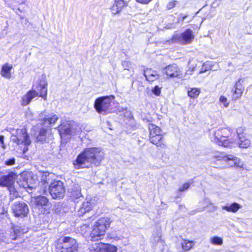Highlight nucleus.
Masks as SVG:
<instances>
[{"mask_svg":"<svg viewBox=\"0 0 252 252\" xmlns=\"http://www.w3.org/2000/svg\"><path fill=\"white\" fill-rule=\"evenodd\" d=\"M111 223L109 218L100 217L94 221L91 227L89 222L82 224L80 227L81 232L83 235L88 236L91 241H100L103 239Z\"/></svg>","mask_w":252,"mask_h":252,"instance_id":"nucleus-1","label":"nucleus"},{"mask_svg":"<svg viewBox=\"0 0 252 252\" xmlns=\"http://www.w3.org/2000/svg\"><path fill=\"white\" fill-rule=\"evenodd\" d=\"M104 158V153L99 148H86L77 156L73 161V165L76 169L88 168L89 166L85 165L86 162L98 166Z\"/></svg>","mask_w":252,"mask_h":252,"instance_id":"nucleus-2","label":"nucleus"},{"mask_svg":"<svg viewBox=\"0 0 252 252\" xmlns=\"http://www.w3.org/2000/svg\"><path fill=\"white\" fill-rule=\"evenodd\" d=\"M217 145L225 148L232 147L234 142V133L229 127H221L216 130L211 137Z\"/></svg>","mask_w":252,"mask_h":252,"instance_id":"nucleus-3","label":"nucleus"},{"mask_svg":"<svg viewBox=\"0 0 252 252\" xmlns=\"http://www.w3.org/2000/svg\"><path fill=\"white\" fill-rule=\"evenodd\" d=\"M143 120L149 123L148 128L149 131L150 142L160 148L166 147L164 135L161 128L152 123L153 119L151 117L146 116L143 119Z\"/></svg>","mask_w":252,"mask_h":252,"instance_id":"nucleus-4","label":"nucleus"},{"mask_svg":"<svg viewBox=\"0 0 252 252\" xmlns=\"http://www.w3.org/2000/svg\"><path fill=\"white\" fill-rule=\"evenodd\" d=\"M47 85V83L44 80H40L38 81L35 87L37 92L33 89L28 91L22 97L21 104L23 106L28 105L32 100L37 96L42 98L44 100H46Z\"/></svg>","mask_w":252,"mask_h":252,"instance_id":"nucleus-5","label":"nucleus"},{"mask_svg":"<svg viewBox=\"0 0 252 252\" xmlns=\"http://www.w3.org/2000/svg\"><path fill=\"white\" fill-rule=\"evenodd\" d=\"M56 252H78L79 244L77 240L70 236H63L55 242Z\"/></svg>","mask_w":252,"mask_h":252,"instance_id":"nucleus-6","label":"nucleus"},{"mask_svg":"<svg viewBox=\"0 0 252 252\" xmlns=\"http://www.w3.org/2000/svg\"><path fill=\"white\" fill-rule=\"evenodd\" d=\"M115 98L114 95L98 97L94 101V108L99 114L107 112Z\"/></svg>","mask_w":252,"mask_h":252,"instance_id":"nucleus-7","label":"nucleus"},{"mask_svg":"<svg viewBox=\"0 0 252 252\" xmlns=\"http://www.w3.org/2000/svg\"><path fill=\"white\" fill-rule=\"evenodd\" d=\"M49 191L53 199H60L64 196L65 190L62 182L54 181L50 185Z\"/></svg>","mask_w":252,"mask_h":252,"instance_id":"nucleus-8","label":"nucleus"},{"mask_svg":"<svg viewBox=\"0 0 252 252\" xmlns=\"http://www.w3.org/2000/svg\"><path fill=\"white\" fill-rule=\"evenodd\" d=\"M194 38L193 32L189 29L185 30L180 35L173 36L171 40L175 43H179L182 45L190 44Z\"/></svg>","mask_w":252,"mask_h":252,"instance_id":"nucleus-9","label":"nucleus"},{"mask_svg":"<svg viewBox=\"0 0 252 252\" xmlns=\"http://www.w3.org/2000/svg\"><path fill=\"white\" fill-rule=\"evenodd\" d=\"M161 72L163 75L169 79L179 78L182 75L179 66L175 63L169 64L163 67Z\"/></svg>","mask_w":252,"mask_h":252,"instance_id":"nucleus-10","label":"nucleus"},{"mask_svg":"<svg viewBox=\"0 0 252 252\" xmlns=\"http://www.w3.org/2000/svg\"><path fill=\"white\" fill-rule=\"evenodd\" d=\"M32 204L38 209H43V213L48 214L50 213V209L46 208L50 203L47 197L43 195H38L33 198L32 200Z\"/></svg>","mask_w":252,"mask_h":252,"instance_id":"nucleus-11","label":"nucleus"},{"mask_svg":"<svg viewBox=\"0 0 252 252\" xmlns=\"http://www.w3.org/2000/svg\"><path fill=\"white\" fill-rule=\"evenodd\" d=\"M12 212L16 217L24 218L28 216L29 209L28 205L24 202L18 201L12 206Z\"/></svg>","mask_w":252,"mask_h":252,"instance_id":"nucleus-12","label":"nucleus"},{"mask_svg":"<svg viewBox=\"0 0 252 252\" xmlns=\"http://www.w3.org/2000/svg\"><path fill=\"white\" fill-rule=\"evenodd\" d=\"M54 139L53 134L51 131V129L42 127L38 132V134L36 136V141L40 142L42 144L48 143L49 141Z\"/></svg>","mask_w":252,"mask_h":252,"instance_id":"nucleus-13","label":"nucleus"},{"mask_svg":"<svg viewBox=\"0 0 252 252\" xmlns=\"http://www.w3.org/2000/svg\"><path fill=\"white\" fill-rule=\"evenodd\" d=\"M16 177L15 173L13 172L9 173L6 175H3L0 178V187H7L10 189L13 187Z\"/></svg>","mask_w":252,"mask_h":252,"instance_id":"nucleus-14","label":"nucleus"},{"mask_svg":"<svg viewBox=\"0 0 252 252\" xmlns=\"http://www.w3.org/2000/svg\"><path fill=\"white\" fill-rule=\"evenodd\" d=\"M241 79H239L235 83L233 88L231 90L232 99L236 100L242 95L244 91V87L241 82Z\"/></svg>","mask_w":252,"mask_h":252,"instance_id":"nucleus-15","label":"nucleus"},{"mask_svg":"<svg viewBox=\"0 0 252 252\" xmlns=\"http://www.w3.org/2000/svg\"><path fill=\"white\" fill-rule=\"evenodd\" d=\"M26 232V231L22 227L14 225L11 228L8 237L11 240H19L22 238L23 236Z\"/></svg>","mask_w":252,"mask_h":252,"instance_id":"nucleus-16","label":"nucleus"},{"mask_svg":"<svg viewBox=\"0 0 252 252\" xmlns=\"http://www.w3.org/2000/svg\"><path fill=\"white\" fill-rule=\"evenodd\" d=\"M128 2L124 0H114V2L111 7L113 14H119L124 8L126 7Z\"/></svg>","mask_w":252,"mask_h":252,"instance_id":"nucleus-17","label":"nucleus"},{"mask_svg":"<svg viewBox=\"0 0 252 252\" xmlns=\"http://www.w3.org/2000/svg\"><path fill=\"white\" fill-rule=\"evenodd\" d=\"M57 128L61 137L71 134L72 127L70 124L67 122H62Z\"/></svg>","mask_w":252,"mask_h":252,"instance_id":"nucleus-18","label":"nucleus"},{"mask_svg":"<svg viewBox=\"0 0 252 252\" xmlns=\"http://www.w3.org/2000/svg\"><path fill=\"white\" fill-rule=\"evenodd\" d=\"M146 79L150 83H152L159 78V75L157 72L151 68H147L144 74Z\"/></svg>","mask_w":252,"mask_h":252,"instance_id":"nucleus-19","label":"nucleus"},{"mask_svg":"<svg viewBox=\"0 0 252 252\" xmlns=\"http://www.w3.org/2000/svg\"><path fill=\"white\" fill-rule=\"evenodd\" d=\"M12 65L8 63H5L2 65L0 70L1 75L7 79L11 77V70L12 69Z\"/></svg>","mask_w":252,"mask_h":252,"instance_id":"nucleus-20","label":"nucleus"},{"mask_svg":"<svg viewBox=\"0 0 252 252\" xmlns=\"http://www.w3.org/2000/svg\"><path fill=\"white\" fill-rule=\"evenodd\" d=\"M218 160H223L228 161L229 160L233 161L235 163L237 161H239L240 159L236 157L229 154H226L224 153H220L219 156H217Z\"/></svg>","mask_w":252,"mask_h":252,"instance_id":"nucleus-21","label":"nucleus"},{"mask_svg":"<svg viewBox=\"0 0 252 252\" xmlns=\"http://www.w3.org/2000/svg\"><path fill=\"white\" fill-rule=\"evenodd\" d=\"M238 144L240 148H248L251 144V140L248 138V136L245 137H240V138H238Z\"/></svg>","mask_w":252,"mask_h":252,"instance_id":"nucleus-22","label":"nucleus"},{"mask_svg":"<svg viewBox=\"0 0 252 252\" xmlns=\"http://www.w3.org/2000/svg\"><path fill=\"white\" fill-rule=\"evenodd\" d=\"M241 207V206L236 202L231 204L229 206H224L222 207V209L229 212L236 213L237 212Z\"/></svg>","mask_w":252,"mask_h":252,"instance_id":"nucleus-23","label":"nucleus"},{"mask_svg":"<svg viewBox=\"0 0 252 252\" xmlns=\"http://www.w3.org/2000/svg\"><path fill=\"white\" fill-rule=\"evenodd\" d=\"M23 137H24V140H23L21 138H19L18 136H15V138H14L12 139V141L13 142L15 143L17 145H19L20 144H21L23 143V142L24 141L26 145H28L30 144L31 142L29 140V135L27 133H23Z\"/></svg>","mask_w":252,"mask_h":252,"instance_id":"nucleus-24","label":"nucleus"},{"mask_svg":"<svg viewBox=\"0 0 252 252\" xmlns=\"http://www.w3.org/2000/svg\"><path fill=\"white\" fill-rule=\"evenodd\" d=\"M194 244L193 241L184 240L182 243V248L184 251H189L193 247Z\"/></svg>","mask_w":252,"mask_h":252,"instance_id":"nucleus-25","label":"nucleus"},{"mask_svg":"<svg viewBox=\"0 0 252 252\" xmlns=\"http://www.w3.org/2000/svg\"><path fill=\"white\" fill-rule=\"evenodd\" d=\"M58 120L59 117L56 115H53L51 117L48 118L44 117L42 120V125H43L46 123H47L50 125H54L56 123Z\"/></svg>","mask_w":252,"mask_h":252,"instance_id":"nucleus-26","label":"nucleus"},{"mask_svg":"<svg viewBox=\"0 0 252 252\" xmlns=\"http://www.w3.org/2000/svg\"><path fill=\"white\" fill-rule=\"evenodd\" d=\"M93 207L94 205L91 202L87 201L83 203L81 208H80L82 215L92 210Z\"/></svg>","mask_w":252,"mask_h":252,"instance_id":"nucleus-27","label":"nucleus"},{"mask_svg":"<svg viewBox=\"0 0 252 252\" xmlns=\"http://www.w3.org/2000/svg\"><path fill=\"white\" fill-rule=\"evenodd\" d=\"M200 93V89L199 88H192L188 91V96L192 98H197Z\"/></svg>","mask_w":252,"mask_h":252,"instance_id":"nucleus-28","label":"nucleus"},{"mask_svg":"<svg viewBox=\"0 0 252 252\" xmlns=\"http://www.w3.org/2000/svg\"><path fill=\"white\" fill-rule=\"evenodd\" d=\"M236 132L237 133V138H240V137L247 136V134L246 132V128L244 127H238L237 128Z\"/></svg>","mask_w":252,"mask_h":252,"instance_id":"nucleus-29","label":"nucleus"},{"mask_svg":"<svg viewBox=\"0 0 252 252\" xmlns=\"http://www.w3.org/2000/svg\"><path fill=\"white\" fill-rule=\"evenodd\" d=\"M104 247L105 252H117L118 251V248L116 246L109 244H106V246Z\"/></svg>","mask_w":252,"mask_h":252,"instance_id":"nucleus-30","label":"nucleus"},{"mask_svg":"<svg viewBox=\"0 0 252 252\" xmlns=\"http://www.w3.org/2000/svg\"><path fill=\"white\" fill-rule=\"evenodd\" d=\"M211 243L216 245H221L223 241L221 238L218 236H214L211 238Z\"/></svg>","mask_w":252,"mask_h":252,"instance_id":"nucleus-31","label":"nucleus"},{"mask_svg":"<svg viewBox=\"0 0 252 252\" xmlns=\"http://www.w3.org/2000/svg\"><path fill=\"white\" fill-rule=\"evenodd\" d=\"M104 246H106L105 243H99L97 244L94 250L96 252H105V250L104 249Z\"/></svg>","mask_w":252,"mask_h":252,"instance_id":"nucleus-32","label":"nucleus"},{"mask_svg":"<svg viewBox=\"0 0 252 252\" xmlns=\"http://www.w3.org/2000/svg\"><path fill=\"white\" fill-rule=\"evenodd\" d=\"M220 101L223 104L224 107H227L229 105V103L227 102V98L223 95H221L219 98Z\"/></svg>","mask_w":252,"mask_h":252,"instance_id":"nucleus-33","label":"nucleus"},{"mask_svg":"<svg viewBox=\"0 0 252 252\" xmlns=\"http://www.w3.org/2000/svg\"><path fill=\"white\" fill-rule=\"evenodd\" d=\"M161 88L155 86L152 89V93L156 96H159L161 94Z\"/></svg>","mask_w":252,"mask_h":252,"instance_id":"nucleus-34","label":"nucleus"},{"mask_svg":"<svg viewBox=\"0 0 252 252\" xmlns=\"http://www.w3.org/2000/svg\"><path fill=\"white\" fill-rule=\"evenodd\" d=\"M190 184L189 183H185L183 186L178 189L179 192H183L188 190L190 187Z\"/></svg>","mask_w":252,"mask_h":252,"instance_id":"nucleus-35","label":"nucleus"},{"mask_svg":"<svg viewBox=\"0 0 252 252\" xmlns=\"http://www.w3.org/2000/svg\"><path fill=\"white\" fill-rule=\"evenodd\" d=\"M177 1L175 0H172L170 1L166 5V9L167 10H170L175 7L176 5Z\"/></svg>","mask_w":252,"mask_h":252,"instance_id":"nucleus-36","label":"nucleus"},{"mask_svg":"<svg viewBox=\"0 0 252 252\" xmlns=\"http://www.w3.org/2000/svg\"><path fill=\"white\" fill-rule=\"evenodd\" d=\"M15 159L14 158L8 159V160H6L5 162V165H8V166L13 165L15 164Z\"/></svg>","mask_w":252,"mask_h":252,"instance_id":"nucleus-37","label":"nucleus"},{"mask_svg":"<svg viewBox=\"0 0 252 252\" xmlns=\"http://www.w3.org/2000/svg\"><path fill=\"white\" fill-rule=\"evenodd\" d=\"M195 70V66L189 67L187 70V73L192 74L193 72Z\"/></svg>","mask_w":252,"mask_h":252,"instance_id":"nucleus-38","label":"nucleus"},{"mask_svg":"<svg viewBox=\"0 0 252 252\" xmlns=\"http://www.w3.org/2000/svg\"><path fill=\"white\" fill-rule=\"evenodd\" d=\"M137 2L146 4L149 3L150 1H151L152 0H135Z\"/></svg>","mask_w":252,"mask_h":252,"instance_id":"nucleus-39","label":"nucleus"},{"mask_svg":"<svg viewBox=\"0 0 252 252\" xmlns=\"http://www.w3.org/2000/svg\"><path fill=\"white\" fill-rule=\"evenodd\" d=\"M4 137L2 135H0V142L2 145V148H5V146L4 144V140H3Z\"/></svg>","mask_w":252,"mask_h":252,"instance_id":"nucleus-40","label":"nucleus"},{"mask_svg":"<svg viewBox=\"0 0 252 252\" xmlns=\"http://www.w3.org/2000/svg\"><path fill=\"white\" fill-rule=\"evenodd\" d=\"M188 16V15H184V16H181L180 17L179 19V21H181V22H183L184 20L186 18H187Z\"/></svg>","mask_w":252,"mask_h":252,"instance_id":"nucleus-41","label":"nucleus"},{"mask_svg":"<svg viewBox=\"0 0 252 252\" xmlns=\"http://www.w3.org/2000/svg\"><path fill=\"white\" fill-rule=\"evenodd\" d=\"M41 182H43V184H48V182L45 180H42Z\"/></svg>","mask_w":252,"mask_h":252,"instance_id":"nucleus-42","label":"nucleus"},{"mask_svg":"<svg viewBox=\"0 0 252 252\" xmlns=\"http://www.w3.org/2000/svg\"><path fill=\"white\" fill-rule=\"evenodd\" d=\"M91 219H92V218H91V217H90V218H88V220H91Z\"/></svg>","mask_w":252,"mask_h":252,"instance_id":"nucleus-43","label":"nucleus"}]
</instances>
